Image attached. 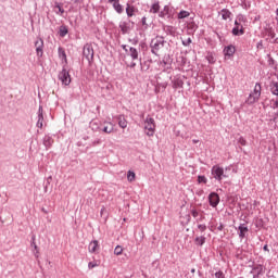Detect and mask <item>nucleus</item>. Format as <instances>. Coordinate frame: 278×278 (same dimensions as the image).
Returning <instances> with one entry per match:
<instances>
[{
	"label": "nucleus",
	"instance_id": "nucleus-8",
	"mask_svg": "<svg viewBox=\"0 0 278 278\" xmlns=\"http://www.w3.org/2000/svg\"><path fill=\"white\" fill-rule=\"evenodd\" d=\"M134 25H135V23L131 20H128V21L119 22L118 27H119L123 36H125L127 34H129L131 31V29H134Z\"/></svg>",
	"mask_w": 278,
	"mask_h": 278
},
{
	"label": "nucleus",
	"instance_id": "nucleus-25",
	"mask_svg": "<svg viewBox=\"0 0 278 278\" xmlns=\"http://www.w3.org/2000/svg\"><path fill=\"white\" fill-rule=\"evenodd\" d=\"M220 14H222L223 21H231V16H233V13H231L229 9H222Z\"/></svg>",
	"mask_w": 278,
	"mask_h": 278
},
{
	"label": "nucleus",
	"instance_id": "nucleus-2",
	"mask_svg": "<svg viewBox=\"0 0 278 278\" xmlns=\"http://www.w3.org/2000/svg\"><path fill=\"white\" fill-rule=\"evenodd\" d=\"M260 97H262V84L256 83L253 92H251L245 100L247 105L257 103V101H260Z\"/></svg>",
	"mask_w": 278,
	"mask_h": 278
},
{
	"label": "nucleus",
	"instance_id": "nucleus-63",
	"mask_svg": "<svg viewBox=\"0 0 278 278\" xmlns=\"http://www.w3.org/2000/svg\"><path fill=\"white\" fill-rule=\"evenodd\" d=\"M218 231H223V229H225V225L224 224H219V226L217 227Z\"/></svg>",
	"mask_w": 278,
	"mask_h": 278
},
{
	"label": "nucleus",
	"instance_id": "nucleus-5",
	"mask_svg": "<svg viewBox=\"0 0 278 278\" xmlns=\"http://www.w3.org/2000/svg\"><path fill=\"white\" fill-rule=\"evenodd\" d=\"M159 18L163 21H173L175 18V9L168 4L164 5L163 10L159 12Z\"/></svg>",
	"mask_w": 278,
	"mask_h": 278
},
{
	"label": "nucleus",
	"instance_id": "nucleus-44",
	"mask_svg": "<svg viewBox=\"0 0 278 278\" xmlns=\"http://www.w3.org/2000/svg\"><path fill=\"white\" fill-rule=\"evenodd\" d=\"M241 8H243V10H251V1H247L241 2Z\"/></svg>",
	"mask_w": 278,
	"mask_h": 278
},
{
	"label": "nucleus",
	"instance_id": "nucleus-28",
	"mask_svg": "<svg viewBox=\"0 0 278 278\" xmlns=\"http://www.w3.org/2000/svg\"><path fill=\"white\" fill-rule=\"evenodd\" d=\"M60 38H66V36L68 35V26L66 25H61L59 27V31H58Z\"/></svg>",
	"mask_w": 278,
	"mask_h": 278
},
{
	"label": "nucleus",
	"instance_id": "nucleus-29",
	"mask_svg": "<svg viewBox=\"0 0 278 278\" xmlns=\"http://www.w3.org/2000/svg\"><path fill=\"white\" fill-rule=\"evenodd\" d=\"M269 90L274 97H278V81L273 80L269 84Z\"/></svg>",
	"mask_w": 278,
	"mask_h": 278
},
{
	"label": "nucleus",
	"instance_id": "nucleus-42",
	"mask_svg": "<svg viewBox=\"0 0 278 278\" xmlns=\"http://www.w3.org/2000/svg\"><path fill=\"white\" fill-rule=\"evenodd\" d=\"M114 255H123V247L116 245L114 249Z\"/></svg>",
	"mask_w": 278,
	"mask_h": 278
},
{
	"label": "nucleus",
	"instance_id": "nucleus-15",
	"mask_svg": "<svg viewBox=\"0 0 278 278\" xmlns=\"http://www.w3.org/2000/svg\"><path fill=\"white\" fill-rule=\"evenodd\" d=\"M238 236L240 238V240H244V238H247V233L249 231V226H247V224H240L238 227Z\"/></svg>",
	"mask_w": 278,
	"mask_h": 278
},
{
	"label": "nucleus",
	"instance_id": "nucleus-54",
	"mask_svg": "<svg viewBox=\"0 0 278 278\" xmlns=\"http://www.w3.org/2000/svg\"><path fill=\"white\" fill-rule=\"evenodd\" d=\"M159 88H163V90H166L168 87V83H157Z\"/></svg>",
	"mask_w": 278,
	"mask_h": 278
},
{
	"label": "nucleus",
	"instance_id": "nucleus-1",
	"mask_svg": "<svg viewBox=\"0 0 278 278\" xmlns=\"http://www.w3.org/2000/svg\"><path fill=\"white\" fill-rule=\"evenodd\" d=\"M143 124L146 136H148V138H153L155 136V129L157 127V125H155V119L151 117V115H147L146 119L143 121Z\"/></svg>",
	"mask_w": 278,
	"mask_h": 278
},
{
	"label": "nucleus",
	"instance_id": "nucleus-36",
	"mask_svg": "<svg viewBox=\"0 0 278 278\" xmlns=\"http://www.w3.org/2000/svg\"><path fill=\"white\" fill-rule=\"evenodd\" d=\"M42 123H45V115H38L36 127H38V129H42Z\"/></svg>",
	"mask_w": 278,
	"mask_h": 278
},
{
	"label": "nucleus",
	"instance_id": "nucleus-50",
	"mask_svg": "<svg viewBox=\"0 0 278 278\" xmlns=\"http://www.w3.org/2000/svg\"><path fill=\"white\" fill-rule=\"evenodd\" d=\"M103 142L101 139H96L90 143V147H99Z\"/></svg>",
	"mask_w": 278,
	"mask_h": 278
},
{
	"label": "nucleus",
	"instance_id": "nucleus-45",
	"mask_svg": "<svg viewBox=\"0 0 278 278\" xmlns=\"http://www.w3.org/2000/svg\"><path fill=\"white\" fill-rule=\"evenodd\" d=\"M206 60H207L208 64H216V59L214 58L213 54H208L206 56Z\"/></svg>",
	"mask_w": 278,
	"mask_h": 278
},
{
	"label": "nucleus",
	"instance_id": "nucleus-14",
	"mask_svg": "<svg viewBox=\"0 0 278 278\" xmlns=\"http://www.w3.org/2000/svg\"><path fill=\"white\" fill-rule=\"evenodd\" d=\"M139 61L141 73H148L149 68H151V63L153 62V59H147L144 61H142V59H139Z\"/></svg>",
	"mask_w": 278,
	"mask_h": 278
},
{
	"label": "nucleus",
	"instance_id": "nucleus-48",
	"mask_svg": "<svg viewBox=\"0 0 278 278\" xmlns=\"http://www.w3.org/2000/svg\"><path fill=\"white\" fill-rule=\"evenodd\" d=\"M182 46L184 47H190V45H192V38H188L187 40H182Z\"/></svg>",
	"mask_w": 278,
	"mask_h": 278
},
{
	"label": "nucleus",
	"instance_id": "nucleus-19",
	"mask_svg": "<svg viewBox=\"0 0 278 278\" xmlns=\"http://www.w3.org/2000/svg\"><path fill=\"white\" fill-rule=\"evenodd\" d=\"M30 247H33L34 249V255L35 257L38 260V257H40V249H38V245L36 244V235L31 236L30 239Z\"/></svg>",
	"mask_w": 278,
	"mask_h": 278
},
{
	"label": "nucleus",
	"instance_id": "nucleus-55",
	"mask_svg": "<svg viewBox=\"0 0 278 278\" xmlns=\"http://www.w3.org/2000/svg\"><path fill=\"white\" fill-rule=\"evenodd\" d=\"M256 49H258V50L264 49V41L260 40V41L256 43Z\"/></svg>",
	"mask_w": 278,
	"mask_h": 278
},
{
	"label": "nucleus",
	"instance_id": "nucleus-33",
	"mask_svg": "<svg viewBox=\"0 0 278 278\" xmlns=\"http://www.w3.org/2000/svg\"><path fill=\"white\" fill-rule=\"evenodd\" d=\"M205 240H207L205 236L195 237L194 239L195 247H203V244H205Z\"/></svg>",
	"mask_w": 278,
	"mask_h": 278
},
{
	"label": "nucleus",
	"instance_id": "nucleus-26",
	"mask_svg": "<svg viewBox=\"0 0 278 278\" xmlns=\"http://www.w3.org/2000/svg\"><path fill=\"white\" fill-rule=\"evenodd\" d=\"M136 10H138V9H136V7H134V5L129 4V3H127V4H126V14H127V17H128V18H131V16H135V15H136Z\"/></svg>",
	"mask_w": 278,
	"mask_h": 278
},
{
	"label": "nucleus",
	"instance_id": "nucleus-20",
	"mask_svg": "<svg viewBox=\"0 0 278 278\" xmlns=\"http://www.w3.org/2000/svg\"><path fill=\"white\" fill-rule=\"evenodd\" d=\"M101 249V245L99 244V240H92L88 245L89 253H97Z\"/></svg>",
	"mask_w": 278,
	"mask_h": 278
},
{
	"label": "nucleus",
	"instance_id": "nucleus-39",
	"mask_svg": "<svg viewBox=\"0 0 278 278\" xmlns=\"http://www.w3.org/2000/svg\"><path fill=\"white\" fill-rule=\"evenodd\" d=\"M270 108H271V110H278V99L276 98V99H271L270 100Z\"/></svg>",
	"mask_w": 278,
	"mask_h": 278
},
{
	"label": "nucleus",
	"instance_id": "nucleus-34",
	"mask_svg": "<svg viewBox=\"0 0 278 278\" xmlns=\"http://www.w3.org/2000/svg\"><path fill=\"white\" fill-rule=\"evenodd\" d=\"M265 36H267V38H270L271 40H275V36H277L275 34V29H273V27H268L265 28Z\"/></svg>",
	"mask_w": 278,
	"mask_h": 278
},
{
	"label": "nucleus",
	"instance_id": "nucleus-31",
	"mask_svg": "<svg viewBox=\"0 0 278 278\" xmlns=\"http://www.w3.org/2000/svg\"><path fill=\"white\" fill-rule=\"evenodd\" d=\"M53 10H54L55 14H60V16H62L65 12L64 8L62 7V3L58 2V1L54 2Z\"/></svg>",
	"mask_w": 278,
	"mask_h": 278
},
{
	"label": "nucleus",
	"instance_id": "nucleus-56",
	"mask_svg": "<svg viewBox=\"0 0 278 278\" xmlns=\"http://www.w3.org/2000/svg\"><path fill=\"white\" fill-rule=\"evenodd\" d=\"M40 115H45V110L42 109V105H39V109H38V116Z\"/></svg>",
	"mask_w": 278,
	"mask_h": 278
},
{
	"label": "nucleus",
	"instance_id": "nucleus-57",
	"mask_svg": "<svg viewBox=\"0 0 278 278\" xmlns=\"http://www.w3.org/2000/svg\"><path fill=\"white\" fill-rule=\"evenodd\" d=\"M200 217L199 218H197L195 220H197V223H203V220H205V216L204 215H199Z\"/></svg>",
	"mask_w": 278,
	"mask_h": 278
},
{
	"label": "nucleus",
	"instance_id": "nucleus-47",
	"mask_svg": "<svg viewBox=\"0 0 278 278\" xmlns=\"http://www.w3.org/2000/svg\"><path fill=\"white\" fill-rule=\"evenodd\" d=\"M190 214H191V216H193V218H199V216L201 215V214H199V211H197V208H192L190 211Z\"/></svg>",
	"mask_w": 278,
	"mask_h": 278
},
{
	"label": "nucleus",
	"instance_id": "nucleus-59",
	"mask_svg": "<svg viewBox=\"0 0 278 278\" xmlns=\"http://www.w3.org/2000/svg\"><path fill=\"white\" fill-rule=\"evenodd\" d=\"M129 42H132V45H138V38L129 39Z\"/></svg>",
	"mask_w": 278,
	"mask_h": 278
},
{
	"label": "nucleus",
	"instance_id": "nucleus-49",
	"mask_svg": "<svg viewBox=\"0 0 278 278\" xmlns=\"http://www.w3.org/2000/svg\"><path fill=\"white\" fill-rule=\"evenodd\" d=\"M141 25L144 27V29H149V24L147 23V16H143L141 18Z\"/></svg>",
	"mask_w": 278,
	"mask_h": 278
},
{
	"label": "nucleus",
	"instance_id": "nucleus-40",
	"mask_svg": "<svg viewBox=\"0 0 278 278\" xmlns=\"http://www.w3.org/2000/svg\"><path fill=\"white\" fill-rule=\"evenodd\" d=\"M198 184H207V177H205L204 175H199Z\"/></svg>",
	"mask_w": 278,
	"mask_h": 278
},
{
	"label": "nucleus",
	"instance_id": "nucleus-16",
	"mask_svg": "<svg viewBox=\"0 0 278 278\" xmlns=\"http://www.w3.org/2000/svg\"><path fill=\"white\" fill-rule=\"evenodd\" d=\"M160 10H162V7L160 5V1L154 0V2L151 4L149 13L150 14H157L160 16Z\"/></svg>",
	"mask_w": 278,
	"mask_h": 278
},
{
	"label": "nucleus",
	"instance_id": "nucleus-3",
	"mask_svg": "<svg viewBox=\"0 0 278 278\" xmlns=\"http://www.w3.org/2000/svg\"><path fill=\"white\" fill-rule=\"evenodd\" d=\"M164 45H166V40L164 39V36L157 35L150 42L151 53H153V55H157L160 49H164Z\"/></svg>",
	"mask_w": 278,
	"mask_h": 278
},
{
	"label": "nucleus",
	"instance_id": "nucleus-38",
	"mask_svg": "<svg viewBox=\"0 0 278 278\" xmlns=\"http://www.w3.org/2000/svg\"><path fill=\"white\" fill-rule=\"evenodd\" d=\"M100 131H103L104 134H112V131H114V126H111V127L104 126L100 129Z\"/></svg>",
	"mask_w": 278,
	"mask_h": 278
},
{
	"label": "nucleus",
	"instance_id": "nucleus-4",
	"mask_svg": "<svg viewBox=\"0 0 278 278\" xmlns=\"http://www.w3.org/2000/svg\"><path fill=\"white\" fill-rule=\"evenodd\" d=\"M211 175L213 179L219 182L223 181V179H227V177H229V175L225 174V168L220 167V165H214L211 168Z\"/></svg>",
	"mask_w": 278,
	"mask_h": 278
},
{
	"label": "nucleus",
	"instance_id": "nucleus-23",
	"mask_svg": "<svg viewBox=\"0 0 278 278\" xmlns=\"http://www.w3.org/2000/svg\"><path fill=\"white\" fill-rule=\"evenodd\" d=\"M173 84V88L175 90L179 89V88H184V79H181V77H174V79L172 80Z\"/></svg>",
	"mask_w": 278,
	"mask_h": 278
},
{
	"label": "nucleus",
	"instance_id": "nucleus-6",
	"mask_svg": "<svg viewBox=\"0 0 278 278\" xmlns=\"http://www.w3.org/2000/svg\"><path fill=\"white\" fill-rule=\"evenodd\" d=\"M83 55L88 61L89 66H92L94 62V48H92V43H86L83 48Z\"/></svg>",
	"mask_w": 278,
	"mask_h": 278
},
{
	"label": "nucleus",
	"instance_id": "nucleus-22",
	"mask_svg": "<svg viewBox=\"0 0 278 278\" xmlns=\"http://www.w3.org/2000/svg\"><path fill=\"white\" fill-rule=\"evenodd\" d=\"M116 121H117V124H118V127H121L122 129H127V125H128V122H127V118H125V115H118L116 117Z\"/></svg>",
	"mask_w": 278,
	"mask_h": 278
},
{
	"label": "nucleus",
	"instance_id": "nucleus-43",
	"mask_svg": "<svg viewBox=\"0 0 278 278\" xmlns=\"http://www.w3.org/2000/svg\"><path fill=\"white\" fill-rule=\"evenodd\" d=\"M198 229H199V231H201V233H205V231H207V225L199 224Z\"/></svg>",
	"mask_w": 278,
	"mask_h": 278
},
{
	"label": "nucleus",
	"instance_id": "nucleus-35",
	"mask_svg": "<svg viewBox=\"0 0 278 278\" xmlns=\"http://www.w3.org/2000/svg\"><path fill=\"white\" fill-rule=\"evenodd\" d=\"M188 16H190V12L186 11V10H181L178 14H177V18L179 21H182V18H188Z\"/></svg>",
	"mask_w": 278,
	"mask_h": 278
},
{
	"label": "nucleus",
	"instance_id": "nucleus-12",
	"mask_svg": "<svg viewBox=\"0 0 278 278\" xmlns=\"http://www.w3.org/2000/svg\"><path fill=\"white\" fill-rule=\"evenodd\" d=\"M208 203L211 207H218V203H220V195L216 192H211L208 194Z\"/></svg>",
	"mask_w": 278,
	"mask_h": 278
},
{
	"label": "nucleus",
	"instance_id": "nucleus-46",
	"mask_svg": "<svg viewBox=\"0 0 278 278\" xmlns=\"http://www.w3.org/2000/svg\"><path fill=\"white\" fill-rule=\"evenodd\" d=\"M237 142L241 144V147H247V139H244V137H239Z\"/></svg>",
	"mask_w": 278,
	"mask_h": 278
},
{
	"label": "nucleus",
	"instance_id": "nucleus-11",
	"mask_svg": "<svg viewBox=\"0 0 278 278\" xmlns=\"http://www.w3.org/2000/svg\"><path fill=\"white\" fill-rule=\"evenodd\" d=\"M35 47L37 58H42V55H45V40H42V38H39L35 41Z\"/></svg>",
	"mask_w": 278,
	"mask_h": 278
},
{
	"label": "nucleus",
	"instance_id": "nucleus-32",
	"mask_svg": "<svg viewBox=\"0 0 278 278\" xmlns=\"http://www.w3.org/2000/svg\"><path fill=\"white\" fill-rule=\"evenodd\" d=\"M163 31H165L167 36H175V27L170 25L163 24Z\"/></svg>",
	"mask_w": 278,
	"mask_h": 278
},
{
	"label": "nucleus",
	"instance_id": "nucleus-64",
	"mask_svg": "<svg viewBox=\"0 0 278 278\" xmlns=\"http://www.w3.org/2000/svg\"><path fill=\"white\" fill-rule=\"evenodd\" d=\"M263 251H266L267 253H270V250L268 249V244H265V245L263 247Z\"/></svg>",
	"mask_w": 278,
	"mask_h": 278
},
{
	"label": "nucleus",
	"instance_id": "nucleus-37",
	"mask_svg": "<svg viewBox=\"0 0 278 278\" xmlns=\"http://www.w3.org/2000/svg\"><path fill=\"white\" fill-rule=\"evenodd\" d=\"M127 180L128 181H136V173L128 170L127 173Z\"/></svg>",
	"mask_w": 278,
	"mask_h": 278
},
{
	"label": "nucleus",
	"instance_id": "nucleus-24",
	"mask_svg": "<svg viewBox=\"0 0 278 278\" xmlns=\"http://www.w3.org/2000/svg\"><path fill=\"white\" fill-rule=\"evenodd\" d=\"M90 129H92V131H101V121L99 119H93L90 122L89 124Z\"/></svg>",
	"mask_w": 278,
	"mask_h": 278
},
{
	"label": "nucleus",
	"instance_id": "nucleus-60",
	"mask_svg": "<svg viewBox=\"0 0 278 278\" xmlns=\"http://www.w3.org/2000/svg\"><path fill=\"white\" fill-rule=\"evenodd\" d=\"M122 49L123 51H125V53L129 52V49H127V45H122Z\"/></svg>",
	"mask_w": 278,
	"mask_h": 278
},
{
	"label": "nucleus",
	"instance_id": "nucleus-53",
	"mask_svg": "<svg viewBox=\"0 0 278 278\" xmlns=\"http://www.w3.org/2000/svg\"><path fill=\"white\" fill-rule=\"evenodd\" d=\"M268 65L269 66H275V59H273V56H270V54H268Z\"/></svg>",
	"mask_w": 278,
	"mask_h": 278
},
{
	"label": "nucleus",
	"instance_id": "nucleus-17",
	"mask_svg": "<svg viewBox=\"0 0 278 278\" xmlns=\"http://www.w3.org/2000/svg\"><path fill=\"white\" fill-rule=\"evenodd\" d=\"M159 64L161 66H163V68H165L166 71H168V68H170V66H173V61H170V55L164 56L162 59V61L159 62Z\"/></svg>",
	"mask_w": 278,
	"mask_h": 278
},
{
	"label": "nucleus",
	"instance_id": "nucleus-7",
	"mask_svg": "<svg viewBox=\"0 0 278 278\" xmlns=\"http://www.w3.org/2000/svg\"><path fill=\"white\" fill-rule=\"evenodd\" d=\"M249 267L252 268L250 275H253V278H260L264 273H266V267L262 264L249 265Z\"/></svg>",
	"mask_w": 278,
	"mask_h": 278
},
{
	"label": "nucleus",
	"instance_id": "nucleus-30",
	"mask_svg": "<svg viewBox=\"0 0 278 278\" xmlns=\"http://www.w3.org/2000/svg\"><path fill=\"white\" fill-rule=\"evenodd\" d=\"M112 8L116 12V14H123V12H125V7H123V4H121V2L113 3Z\"/></svg>",
	"mask_w": 278,
	"mask_h": 278
},
{
	"label": "nucleus",
	"instance_id": "nucleus-62",
	"mask_svg": "<svg viewBox=\"0 0 278 278\" xmlns=\"http://www.w3.org/2000/svg\"><path fill=\"white\" fill-rule=\"evenodd\" d=\"M216 36H217V38H218L219 42H223V35H222V34H219V33H216Z\"/></svg>",
	"mask_w": 278,
	"mask_h": 278
},
{
	"label": "nucleus",
	"instance_id": "nucleus-51",
	"mask_svg": "<svg viewBox=\"0 0 278 278\" xmlns=\"http://www.w3.org/2000/svg\"><path fill=\"white\" fill-rule=\"evenodd\" d=\"M97 266H99V264H97V262H89L88 263L89 270H92V268H97Z\"/></svg>",
	"mask_w": 278,
	"mask_h": 278
},
{
	"label": "nucleus",
	"instance_id": "nucleus-9",
	"mask_svg": "<svg viewBox=\"0 0 278 278\" xmlns=\"http://www.w3.org/2000/svg\"><path fill=\"white\" fill-rule=\"evenodd\" d=\"M59 79L63 86H71V74L66 71V65L59 73Z\"/></svg>",
	"mask_w": 278,
	"mask_h": 278
},
{
	"label": "nucleus",
	"instance_id": "nucleus-21",
	"mask_svg": "<svg viewBox=\"0 0 278 278\" xmlns=\"http://www.w3.org/2000/svg\"><path fill=\"white\" fill-rule=\"evenodd\" d=\"M53 137H51V135H46L43 137V146L47 149V151H49V149H51V147H53Z\"/></svg>",
	"mask_w": 278,
	"mask_h": 278
},
{
	"label": "nucleus",
	"instance_id": "nucleus-41",
	"mask_svg": "<svg viewBox=\"0 0 278 278\" xmlns=\"http://www.w3.org/2000/svg\"><path fill=\"white\" fill-rule=\"evenodd\" d=\"M237 21L238 23H247V16L240 13L237 15Z\"/></svg>",
	"mask_w": 278,
	"mask_h": 278
},
{
	"label": "nucleus",
	"instance_id": "nucleus-52",
	"mask_svg": "<svg viewBox=\"0 0 278 278\" xmlns=\"http://www.w3.org/2000/svg\"><path fill=\"white\" fill-rule=\"evenodd\" d=\"M215 277L216 278H225V273H223V270H218L215 273Z\"/></svg>",
	"mask_w": 278,
	"mask_h": 278
},
{
	"label": "nucleus",
	"instance_id": "nucleus-18",
	"mask_svg": "<svg viewBox=\"0 0 278 278\" xmlns=\"http://www.w3.org/2000/svg\"><path fill=\"white\" fill-rule=\"evenodd\" d=\"M127 55L132 60V62H136V60H139L140 52H138V49L135 47H130Z\"/></svg>",
	"mask_w": 278,
	"mask_h": 278
},
{
	"label": "nucleus",
	"instance_id": "nucleus-10",
	"mask_svg": "<svg viewBox=\"0 0 278 278\" xmlns=\"http://www.w3.org/2000/svg\"><path fill=\"white\" fill-rule=\"evenodd\" d=\"M223 53H224L225 60H231V58L236 55V46L233 45L226 46L223 50Z\"/></svg>",
	"mask_w": 278,
	"mask_h": 278
},
{
	"label": "nucleus",
	"instance_id": "nucleus-58",
	"mask_svg": "<svg viewBox=\"0 0 278 278\" xmlns=\"http://www.w3.org/2000/svg\"><path fill=\"white\" fill-rule=\"evenodd\" d=\"M128 68H136V62L131 61L129 64L126 65Z\"/></svg>",
	"mask_w": 278,
	"mask_h": 278
},
{
	"label": "nucleus",
	"instance_id": "nucleus-27",
	"mask_svg": "<svg viewBox=\"0 0 278 278\" xmlns=\"http://www.w3.org/2000/svg\"><path fill=\"white\" fill-rule=\"evenodd\" d=\"M58 54H59V58L62 60V62H64L65 64H68V59H66V50H64V48L59 47Z\"/></svg>",
	"mask_w": 278,
	"mask_h": 278
},
{
	"label": "nucleus",
	"instance_id": "nucleus-61",
	"mask_svg": "<svg viewBox=\"0 0 278 278\" xmlns=\"http://www.w3.org/2000/svg\"><path fill=\"white\" fill-rule=\"evenodd\" d=\"M121 2V0H108V3H111L112 5H114V3H118Z\"/></svg>",
	"mask_w": 278,
	"mask_h": 278
},
{
	"label": "nucleus",
	"instance_id": "nucleus-13",
	"mask_svg": "<svg viewBox=\"0 0 278 278\" xmlns=\"http://www.w3.org/2000/svg\"><path fill=\"white\" fill-rule=\"evenodd\" d=\"M232 36H244V26L238 22V20L235 21V27L231 30Z\"/></svg>",
	"mask_w": 278,
	"mask_h": 278
}]
</instances>
